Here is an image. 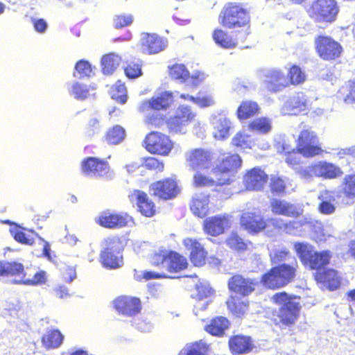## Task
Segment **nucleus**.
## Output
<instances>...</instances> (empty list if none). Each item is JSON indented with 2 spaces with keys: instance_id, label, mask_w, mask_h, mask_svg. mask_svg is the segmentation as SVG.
Wrapping results in <instances>:
<instances>
[{
  "instance_id": "obj_50",
  "label": "nucleus",
  "mask_w": 355,
  "mask_h": 355,
  "mask_svg": "<svg viewBox=\"0 0 355 355\" xmlns=\"http://www.w3.org/2000/svg\"><path fill=\"white\" fill-rule=\"evenodd\" d=\"M340 93L343 96L344 102L347 104L355 103V80L347 82L340 89Z\"/></svg>"
},
{
  "instance_id": "obj_63",
  "label": "nucleus",
  "mask_w": 355,
  "mask_h": 355,
  "mask_svg": "<svg viewBox=\"0 0 355 355\" xmlns=\"http://www.w3.org/2000/svg\"><path fill=\"white\" fill-rule=\"evenodd\" d=\"M194 103L200 107H207L215 104V101L211 95H204L196 97Z\"/></svg>"
},
{
  "instance_id": "obj_40",
  "label": "nucleus",
  "mask_w": 355,
  "mask_h": 355,
  "mask_svg": "<svg viewBox=\"0 0 355 355\" xmlns=\"http://www.w3.org/2000/svg\"><path fill=\"white\" fill-rule=\"evenodd\" d=\"M340 188L347 199H355V174L346 175L343 179Z\"/></svg>"
},
{
  "instance_id": "obj_13",
  "label": "nucleus",
  "mask_w": 355,
  "mask_h": 355,
  "mask_svg": "<svg viewBox=\"0 0 355 355\" xmlns=\"http://www.w3.org/2000/svg\"><path fill=\"white\" fill-rule=\"evenodd\" d=\"M213 127V135L218 140L225 139L230 135L232 122L224 112L214 113L210 118Z\"/></svg>"
},
{
  "instance_id": "obj_30",
  "label": "nucleus",
  "mask_w": 355,
  "mask_h": 355,
  "mask_svg": "<svg viewBox=\"0 0 355 355\" xmlns=\"http://www.w3.org/2000/svg\"><path fill=\"white\" fill-rule=\"evenodd\" d=\"M209 202V196L203 193L196 194L190 204L191 210L196 216L203 218L208 213Z\"/></svg>"
},
{
  "instance_id": "obj_59",
  "label": "nucleus",
  "mask_w": 355,
  "mask_h": 355,
  "mask_svg": "<svg viewBox=\"0 0 355 355\" xmlns=\"http://www.w3.org/2000/svg\"><path fill=\"white\" fill-rule=\"evenodd\" d=\"M226 242L230 248L236 250H242L246 248V244L236 234H232Z\"/></svg>"
},
{
  "instance_id": "obj_32",
  "label": "nucleus",
  "mask_w": 355,
  "mask_h": 355,
  "mask_svg": "<svg viewBox=\"0 0 355 355\" xmlns=\"http://www.w3.org/2000/svg\"><path fill=\"white\" fill-rule=\"evenodd\" d=\"M0 275L15 277V279L25 277L24 266L17 262L0 261Z\"/></svg>"
},
{
  "instance_id": "obj_51",
  "label": "nucleus",
  "mask_w": 355,
  "mask_h": 355,
  "mask_svg": "<svg viewBox=\"0 0 355 355\" xmlns=\"http://www.w3.org/2000/svg\"><path fill=\"white\" fill-rule=\"evenodd\" d=\"M262 282L265 286L269 288H277L282 287V285L278 278L277 272L274 271V268H272L268 272L263 275Z\"/></svg>"
},
{
  "instance_id": "obj_52",
  "label": "nucleus",
  "mask_w": 355,
  "mask_h": 355,
  "mask_svg": "<svg viewBox=\"0 0 355 355\" xmlns=\"http://www.w3.org/2000/svg\"><path fill=\"white\" fill-rule=\"evenodd\" d=\"M125 136L124 129L121 126L115 125L107 132V140L110 144H117L123 140Z\"/></svg>"
},
{
  "instance_id": "obj_44",
  "label": "nucleus",
  "mask_w": 355,
  "mask_h": 355,
  "mask_svg": "<svg viewBox=\"0 0 355 355\" xmlns=\"http://www.w3.org/2000/svg\"><path fill=\"white\" fill-rule=\"evenodd\" d=\"M207 344L200 340L195 343L187 344L179 353V355H206Z\"/></svg>"
},
{
  "instance_id": "obj_49",
  "label": "nucleus",
  "mask_w": 355,
  "mask_h": 355,
  "mask_svg": "<svg viewBox=\"0 0 355 355\" xmlns=\"http://www.w3.org/2000/svg\"><path fill=\"white\" fill-rule=\"evenodd\" d=\"M248 128L252 131L266 134L271 130V121L268 118L261 117L252 121L249 124Z\"/></svg>"
},
{
  "instance_id": "obj_21",
  "label": "nucleus",
  "mask_w": 355,
  "mask_h": 355,
  "mask_svg": "<svg viewBox=\"0 0 355 355\" xmlns=\"http://www.w3.org/2000/svg\"><path fill=\"white\" fill-rule=\"evenodd\" d=\"M82 171L87 175L110 177L107 164L94 157H88L82 163Z\"/></svg>"
},
{
  "instance_id": "obj_45",
  "label": "nucleus",
  "mask_w": 355,
  "mask_h": 355,
  "mask_svg": "<svg viewBox=\"0 0 355 355\" xmlns=\"http://www.w3.org/2000/svg\"><path fill=\"white\" fill-rule=\"evenodd\" d=\"M91 90L86 85H83L77 82L71 83L69 92L71 96L78 100H85V98L93 95L90 93Z\"/></svg>"
},
{
  "instance_id": "obj_26",
  "label": "nucleus",
  "mask_w": 355,
  "mask_h": 355,
  "mask_svg": "<svg viewBox=\"0 0 355 355\" xmlns=\"http://www.w3.org/2000/svg\"><path fill=\"white\" fill-rule=\"evenodd\" d=\"M174 97L175 96L171 92H162L153 97L151 101L143 103L140 110L144 111L146 107H151L157 110H166L172 104Z\"/></svg>"
},
{
  "instance_id": "obj_62",
  "label": "nucleus",
  "mask_w": 355,
  "mask_h": 355,
  "mask_svg": "<svg viewBox=\"0 0 355 355\" xmlns=\"http://www.w3.org/2000/svg\"><path fill=\"white\" fill-rule=\"evenodd\" d=\"M290 78L292 84L297 85L305 80V75L302 72L300 68L294 66L290 69Z\"/></svg>"
},
{
  "instance_id": "obj_33",
  "label": "nucleus",
  "mask_w": 355,
  "mask_h": 355,
  "mask_svg": "<svg viewBox=\"0 0 355 355\" xmlns=\"http://www.w3.org/2000/svg\"><path fill=\"white\" fill-rule=\"evenodd\" d=\"M230 350L234 354H241L250 352L252 349V343L249 338L235 336L229 341Z\"/></svg>"
},
{
  "instance_id": "obj_29",
  "label": "nucleus",
  "mask_w": 355,
  "mask_h": 355,
  "mask_svg": "<svg viewBox=\"0 0 355 355\" xmlns=\"http://www.w3.org/2000/svg\"><path fill=\"white\" fill-rule=\"evenodd\" d=\"M270 207L274 214L288 217H296L300 213L295 205L285 200L274 199L270 202Z\"/></svg>"
},
{
  "instance_id": "obj_34",
  "label": "nucleus",
  "mask_w": 355,
  "mask_h": 355,
  "mask_svg": "<svg viewBox=\"0 0 355 355\" xmlns=\"http://www.w3.org/2000/svg\"><path fill=\"white\" fill-rule=\"evenodd\" d=\"M229 320L223 316L216 317L206 326L205 330L213 336H220L229 328Z\"/></svg>"
},
{
  "instance_id": "obj_2",
  "label": "nucleus",
  "mask_w": 355,
  "mask_h": 355,
  "mask_svg": "<svg viewBox=\"0 0 355 355\" xmlns=\"http://www.w3.org/2000/svg\"><path fill=\"white\" fill-rule=\"evenodd\" d=\"M306 12L315 22L332 23L339 12V7L336 0H313Z\"/></svg>"
},
{
  "instance_id": "obj_61",
  "label": "nucleus",
  "mask_w": 355,
  "mask_h": 355,
  "mask_svg": "<svg viewBox=\"0 0 355 355\" xmlns=\"http://www.w3.org/2000/svg\"><path fill=\"white\" fill-rule=\"evenodd\" d=\"M133 18L130 15H116L114 18V26L116 28H123L129 26L132 23Z\"/></svg>"
},
{
  "instance_id": "obj_5",
  "label": "nucleus",
  "mask_w": 355,
  "mask_h": 355,
  "mask_svg": "<svg viewBox=\"0 0 355 355\" xmlns=\"http://www.w3.org/2000/svg\"><path fill=\"white\" fill-rule=\"evenodd\" d=\"M196 114L188 106L180 105L175 112L173 116L170 117L167 121L169 132L176 134H184L190 123L194 121Z\"/></svg>"
},
{
  "instance_id": "obj_47",
  "label": "nucleus",
  "mask_w": 355,
  "mask_h": 355,
  "mask_svg": "<svg viewBox=\"0 0 355 355\" xmlns=\"http://www.w3.org/2000/svg\"><path fill=\"white\" fill-rule=\"evenodd\" d=\"M215 42L221 47L230 49L234 47L237 42L222 30H215L213 33Z\"/></svg>"
},
{
  "instance_id": "obj_28",
  "label": "nucleus",
  "mask_w": 355,
  "mask_h": 355,
  "mask_svg": "<svg viewBox=\"0 0 355 355\" xmlns=\"http://www.w3.org/2000/svg\"><path fill=\"white\" fill-rule=\"evenodd\" d=\"M265 82L269 90L277 92L288 85L284 73L277 69H269L265 71Z\"/></svg>"
},
{
  "instance_id": "obj_14",
  "label": "nucleus",
  "mask_w": 355,
  "mask_h": 355,
  "mask_svg": "<svg viewBox=\"0 0 355 355\" xmlns=\"http://www.w3.org/2000/svg\"><path fill=\"white\" fill-rule=\"evenodd\" d=\"M211 153L202 148L191 150L187 153L186 159L194 170H204L211 166Z\"/></svg>"
},
{
  "instance_id": "obj_3",
  "label": "nucleus",
  "mask_w": 355,
  "mask_h": 355,
  "mask_svg": "<svg viewBox=\"0 0 355 355\" xmlns=\"http://www.w3.org/2000/svg\"><path fill=\"white\" fill-rule=\"evenodd\" d=\"M297 173L302 179L309 180L313 177L334 179L340 176L343 172L338 166L331 163L320 161L299 167Z\"/></svg>"
},
{
  "instance_id": "obj_39",
  "label": "nucleus",
  "mask_w": 355,
  "mask_h": 355,
  "mask_svg": "<svg viewBox=\"0 0 355 355\" xmlns=\"http://www.w3.org/2000/svg\"><path fill=\"white\" fill-rule=\"evenodd\" d=\"M121 58L114 53L105 55L102 58L101 65L104 74H110L119 66Z\"/></svg>"
},
{
  "instance_id": "obj_12",
  "label": "nucleus",
  "mask_w": 355,
  "mask_h": 355,
  "mask_svg": "<svg viewBox=\"0 0 355 355\" xmlns=\"http://www.w3.org/2000/svg\"><path fill=\"white\" fill-rule=\"evenodd\" d=\"M150 191L153 195L167 200L175 198L180 193V189L174 179L166 178L151 184Z\"/></svg>"
},
{
  "instance_id": "obj_19",
  "label": "nucleus",
  "mask_w": 355,
  "mask_h": 355,
  "mask_svg": "<svg viewBox=\"0 0 355 355\" xmlns=\"http://www.w3.org/2000/svg\"><path fill=\"white\" fill-rule=\"evenodd\" d=\"M156 261H153L154 264H159L161 261L164 267L166 268L169 272H178L184 269L187 266V259L176 252H171L168 257L162 254L155 256Z\"/></svg>"
},
{
  "instance_id": "obj_55",
  "label": "nucleus",
  "mask_w": 355,
  "mask_h": 355,
  "mask_svg": "<svg viewBox=\"0 0 355 355\" xmlns=\"http://www.w3.org/2000/svg\"><path fill=\"white\" fill-rule=\"evenodd\" d=\"M92 67L87 61L80 60L78 62L75 66V71L73 76L76 78H81L85 76H89L92 73Z\"/></svg>"
},
{
  "instance_id": "obj_1",
  "label": "nucleus",
  "mask_w": 355,
  "mask_h": 355,
  "mask_svg": "<svg viewBox=\"0 0 355 355\" xmlns=\"http://www.w3.org/2000/svg\"><path fill=\"white\" fill-rule=\"evenodd\" d=\"M272 301L279 306L278 311L273 314L276 324L290 326L293 324L299 315L300 305L299 298L282 292L274 295Z\"/></svg>"
},
{
  "instance_id": "obj_16",
  "label": "nucleus",
  "mask_w": 355,
  "mask_h": 355,
  "mask_svg": "<svg viewBox=\"0 0 355 355\" xmlns=\"http://www.w3.org/2000/svg\"><path fill=\"white\" fill-rule=\"evenodd\" d=\"M309 101L303 93H297L290 97L282 107L283 114L296 115L309 108Z\"/></svg>"
},
{
  "instance_id": "obj_38",
  "label": "nucleus",
  "mask_w": 355,
  "mask_h": 355,
  "mask_svg": "<svg viewBox=\"0 0 355 355\" xmlns=\"http://www.w3.org/2000/svg\"><path fill=\"white\" fill-rule=\"evenodd\" d=\"M274 271L278 275V278L282 286H284L291 282L295 276V268L293 266L282 264L277 267H274Z\"/></svg>"
},
{
  "instance_id": "obj_10",
  "label": "nucleus",
  "mask_w": 355,
  "mask_h": 355,
  "mask_svg": "<svg viewBox=\"0 0 355 355\" xmlns=\"http://www.w3.org/2000/svg\"><path fill=\"white\" fill-rule=\"evenodd\" d=\"M316 49L320 56L324 60H334L340 55L342 47L329 37L321 36L316 40Z\"/></svg>"
},
{
  "instance_id": "obj_23",
  "label": "nucleus",
  "mask_w": 355,
  "mask_h": 355,
  "mask_svg": "<svg viewBox=\"0 0 355 355\" xmlns=\"http://www.w3.org/2000/svg\"><path fill=\"white\" fill-rule=\"evenodd\" d=\"M267 179L268 176L263 170L254 168L245 175L243 182L247 189L259 191L263 188Z\"/></svg>"
},
{
  "instance_id": "obj_17",
  "label": "nucleus",
  "mask_w": 355,
  "mask_h": 355,
  "mask_svg": "<svg viewBox=\"0 0 355 355\" xmlns=\"http://www.w3.org/2000/svg\"><path fill=\"white\" fill-rule=\"evenodd\" d=\"M141 50L148 54L157 53L163 51L167 46L166 39L159 37L157 34L142 33L141 37Z\"/></svg>"
},
{
  "instance_id": "obj_42",
  "label": "nucleus",
  "mask_w": 355,
  "mask_h": 355,
  "mask_svg": "<svg viewBox=\"0 0 355 355\" xmlns=\"http://www.w3.org/2000/svg\"><path fill=\"white\" fill-rule=\"evenodd\" d=\"M259 111V106L254 101H244L237 110V116L240 119H246L253 116Z\"/></svg>"
},
{
  "instance_id": "obj_15",
  "label": "nucleus",
  "mask_w": 355,
  "mask_h": 355,
  "mask_svg": "<svg viewBox=\"0 0 355 355\" xmlns=\"http://www.w3.org/2000/svg\"><path fill=\"white\" fill-rule=\"evenodd\" d=\"M116 311L126 316L137 314L141 310V302L139 298L130 296H121L113 302Z\"/></svg>"
},
{
  "instance_id": "obj_24",
  "label": "nucleus",
  "mask_w": 355,
  "mask_h": 355,
  "mask_svg": "<svg viewBox=\"0 0 355 355\" xmlns=\"http://www.w3.org/2000/svg\"><path fill=\"white\" fill-rule=\"evenodd\" d=\"M130 200L135 202L139 211L145 216L151 217L155 214V205L147 194L141 191H135L130 195Z\"/></svg>"
},
{
  "instance_id": "obj_27",
  "label": "nucleus",
  "mask_w": 355,
  "mask_h": 355,
  "mask_svg": "<svg viewBox=\"0 0 355 355\" xmlns=\"http://www.w3.org/2000/svg\"><path fill=\"white\" fill-rule=\"evenodd\" d=\"M193 184L196 187H212L214 185H223L228 184V177L220 178L212 174V170L208 175L196 172L193 178Z\"/></svg>"
},
{
  "instance_id": "obj_35",
  "label": "nucleus",
  "mask_w": 355,
  "mask_h": 355,
  "mask_svg": "<svg viewBox=\"0 0 355 355\" xmlns=\"http://www.w3.org/2000/svg\"><path fill=\"white\" fill-rule=\"evenodd\" d=\"M331 257V253L329 251L320 252L315 251L305 266L311 270H319L329 263Z\"/></svg>"
},
{
  "instance_id": "obj_58",
  "label": "nucleus",
  "mask_w": 355,
  "mask_h": 355,
  "mask_svg": "<svg viewBox=\"0 0 355 355\" xmlns=\"http://www.w3.org/2000/svg\"><path fill=\"white\" fill-rule=\"evenodd\" d=\"M115 89L116 93L114 92L112 94V98L121 104H124L127 101L126 88L124 84L121 81L117 82L115 85Z\"/></svg>"
},
{
  "instance_id": "obj_54",
  "label": "nucleus",
  "mask_w": 355,
  "mask_h": 355,
  "mask_svg": "<svg viewBox=\"0 0 355 355\" xmlns=\"http://www.w3.org/2000/svg\"><path fill=\"white\" fill-rule=\"evenodd\" d=\"M270 257L273 263H277L287 260L291 257V253L285 248H276L270 252Z\"/></svg>"
},
{
  "instance_id": "obj_60",
  "label": "nucleus",
  "mask_w": 355,
  "mask_h": 355,
  "mask_svg": "<svg viewBox=\"0 0 355 355\" xmlns=\"http://www.w3.org/2000/svg\"><path fill=\"white\" fill-rule=\"evenodd\" d=\"M270 187L272 192H275L277 193L284 192L286 188L285 180L277 176L272 177Z\"/></svg>"
},
{
  "instance_id": "obj_7",
  "label": "nucleus",
  "mask_w": 355,
  "mask_h": 355,
  "mask_svg": "<svg viewBox=\"0 0 355 355\" xmlns=\"http://www.w3.org/2000/svg\"><path fill=\"white\" fill-rule=\"evenodd\" d=\"M146 150L154 154L168 155L173 148V144L166 135L159 132H151L144 141Z\"/></svg>"
},
{
  "instance_id": "obj_37",
  "label": "nucleus",
  "mask_w": 355,
  "mask_h": 355,
  "mask_svg": "<svg viewBox=\"0 0 355 355\" xmlns=\"http://www.w3.org/2000/svg\"><path fill=\"white\" fill-rule=\"evenodd\" d=\"M294 250L304 266H306L315 252L313 246L306 242L295 243Z\"/></svg>"
},
{
  "instance_id": "obj_36",
  "label": "nucleus",
  "mask_w": 355,
  "mask_h": 355,
  "mask_svg": "<svg viewBox=\"0 0 355 355\" xmlns=\"http://www.w3.org/2000/svg\"><path fill=\"white\" fill-rule=\"evenodd\" d=\"M101 261L104 267L107 268H117L123 265L122 256L120 253L113 252H101Z\"/></svg>"
},
{
  "instance_id": "obj_11",
  "label": "nucleus",
  "mask_w": 355,
  "mask_h": 355,
  "mask_svg": "<svg viewBox=\"0 0 355 355\" xmlns=\"http://www.w3.org/2000/svg\"><path fill=\"white\" fill-rule=\"evenodd\" d=\"M241 165V159L238 155H227L222 159L216 168L212 169V174L220 178L228 177V184L234 177V173Z\"/></svg>"
},
{
  "instance_id": "obj_18",
  "label": "nucleus",
  "mask_w": 355,
  "mask_h": 355,
  "mask_svg": "<svg viewBox=\"0 0 355 355\" xmlns=\"http://www.w3.org/2000/svg\"><path fill=\"white\" fill-rule=\"evenodd\" d=\"M230 226V219L228 215H216L206 218L204 221V230L211 236H218L224 230Z\"/></svg>"
},
{
  "instance_id": "obj_8",
  "label": "nucleus",
  "mask_w": 355,
  "mask_h": 355,
  "mask_svg": "<svg viewBox=\"0 0 355 355\" xmlns=\"http://www.w3.org/2000/svg\"><path fill=\"white\" fill-rule=\"evenodd\" d=\"M298 151L306 157L319 155L322 150L315 134L309 129L301 131L297 139Z\"/></svg>"
},
{
  "instance_id": "obj_57",
  "label": "nucleus",
  "mask_w": 355,
  "mask_h": 355,
  "mask_svg": "<svg viewBox=\"0 0 355 355\" xmlns=\"http://www.w3.org/2000/svg\"><path fill=\"white\" fill-rule=\"evenodd\" d=\"M233 145L243 148H251L252 142L249 140V136L243 132H238L232 138Z\"/></svg>"
},
{
  "instance_id": "obj_64",
  "label": "nucleus",
  "mask_w": 355,
  "mask_h": 355,
  "mask_svg": "<svg viewBox=\"0 0 355 355\" xmlns=\"http://www.w3.org/2000/svg\"><path fill=\"white\" fill-rule=\"evenodd\" d=\"M10 233L14 236V239L21 243L31 245L33 241L27 237L26 235L21 231L19 230L17 227L10 229Z\"/></svg>"
},
{
  "instance_id": "obj_25",
  "label": "nucleus",
  "mask_w": 355,
  "mask_h": 355,
  "mask_svg": "<svg viewBox=\"0 0 355 355\" xmlns=\"http://www.w3.org/2000/svg\"><path fill=\"white\" fill-rule=\"evenodd\" d=\"M132 221V217L128 214H114L104 212L98 218L101 225L107 228L122 227Z\"/></svg>"
},
{
  "instance_id": "obj_20",
  "label": "nucleus",
  "mask_w": 355,
  "mask_h": 355,
  "mask_svg": "<svg viewBox=\"0 0 355 355\" xmlns=\"http://www.w3.org/2000/svg\"><path fill=\"white\" fill-rule=\"evenodd\" d=\"M257 282L237 275L232 277L228 282L229 289L243 296L250 294L255 288Z\"/></svg>"
},
{
  "instance_id": "obj_9",
  "label": "nucleus",
  "mask_w": 355,
  "mask_h": 355,
  "mask_svg": "<svg viewBox=\"0 0 355 355\" xmlns=\"http://www.w3.org/2000/svg\"><path fill=\"white\" fill-rule=\"evenodd\" d=\"M196 293L194 297L196 302L194 304L193 311L197 315L199 311L205 310L211 302V298L214 291L211 288L209 284L205 279H199L196 284Z\"/></svg>"
},
{
  "instance_id": "obj_53",
  "label": "nucleus",
  "mask_w": 355,
  "mask_h": 355,
  "mask_svg": "<svg viewBox=\"0 0 355 355\" xmlns=\"http://www.w3.org/2000/svg\"><path fill=\"white\" fill-rule=\"evenodd\" d=\"M170 76L175 80L185 81L189 77V72L182 64H176L170 68Z\"/></svg>"
},
{
  "instance_id": "obj_48",
  "label": "nucleus",
  "mask_w": 355,
  "mask_h": 355,
  "mask_svg": "<svg viewBox=\"0 0 355 355\" xmlns=\"http://www.w3.org/2000/svg\"><path fill=\"white\" fill-rule=\"evenodd\" d=\"M312 223L311 219L306 217H302L292 221H286L284 232L290 234H297L299 232L300 228L304 225L311 226Z\"/></svg>"
},
{
  "instance_id": "obj_43",
  "label": "nucleus",
  "mask_w": 355,
  "mask_h": 355,
  "mask_svg": "<svg viewBox=\"0 0 355 355\" xmlns=\"http://www.w3.org/2000/svg\"><path fill=\"white\" fill-rule=\"evenodd\" d=\"M63 336L58 330L47 331L42 337V343L47 348H55L62 343Z\"/></svg>"
},
{
  "instance_id": "obj_31",
  "label": "nucleus",
  "mask_w": 355,
  "mask_h": 355,
  "mask_svg": "<svg viewBox=\"0 0 355 355\" xmlns=\"http://www.w3.org/2000/svg\"><path fill=\"white\" fill-rule=\"evenodd\" d=\"M315 279L318 282H322L329 290L337 289L340 285L341 278L337 271L329 269L324 272L317 273Z\"/></svg>"
},
{
  "instance_id": "obj_4",
  "label": "nucleus",
  "mask_w": 355,
  "mask_h": 355,
  "mask_svg": "<svg viewBox=\"0 0 355 355\" xmlns=\"http://www.w3.org/2000/svg\"><path fill=\"white\" fill-rule=\"evenodd\" d=\"M220 24L228 28H239L249 24L250 15L240 5L230 3L220 12Z\"/></svg>"
},
{
  "instance_id": "obj_46",
  "label": "nucleus",
  "mask_w": 355,
  "mask_h": 355,
  "mask_svg": "<svg viewBox=\"0 0 355 355\" xmlns=\"http://www.w3.org/2000/svg\"><path fill=\"white\" fill-rule=\"evenodd\" d=\"M47 280L46 272L41 270L35 274L33 278L13 279L14 284H24L27 286H38L46 283Z\"/></svg>"
},
{
  "instance_id": "obj_41",
  "label": "nucleus",
  "mask_w": 355,
  "mask_h": 355,
  "mask_svg": "<svg viewBox=\"0 0 355 355\" xmlns=\"http://www.w3.org/2000/svg\"><path fill=\"white\" fill-rule=\"evenodd\" d=\"M228 309L235 315L241 317L248 310V301L240 300L239 298L230 297L227 301Z\"/></svg>"
},
{
  "instance_id": "obj_6",
  "label": "nucleus",
  "mask_w": 355,
  "mask_h": 355,
  "mask_svg": "<svg viewBox=\"0 0 355 355\" xmlns=\"http://www.w3.org/2000/svg\"><path fill=\"white\" fill-rule=\"evenodd\" d=\"M268 220H266L258 210L245 211L242 214L240 218V224L248 232L251 233H259L263 230L269 236L273 232L268 230Z\"/></svg>"
},
{
  "instance_id": "obj_56",
  "label": "nucleus",
  "mask_w": 355,
  "mask_h": 355,
  "mask_svg": "<svg viewBox=\"0 0 355 355\" xmlns=\"http://www.w3.org/2000/svg\"><path fill=\"white\" fill-rule=\"evenodd\" d=\"M120 245L121 242L118 237H108L105 239L103 242L104 250L102 252H113L114 253H120Z\"/></svg>"
},
{
  "instance_id": "obj_22",
  "label": "nucleus",
  "mask_w": 355,
  "mask_h": 355,
  "mask_svg": "<svg viewBox=\"0 0 355 355\" xmlns=\"http://www.w3.org/2000/svg\"><path fill=\"white\" fill-rule=\"evenodd\" d=\"M183 244L190 251L191 261L196 266H201L205 263L207 252L198 240L186 238L183 240Z\"/></svg>"
}]
</instances>
